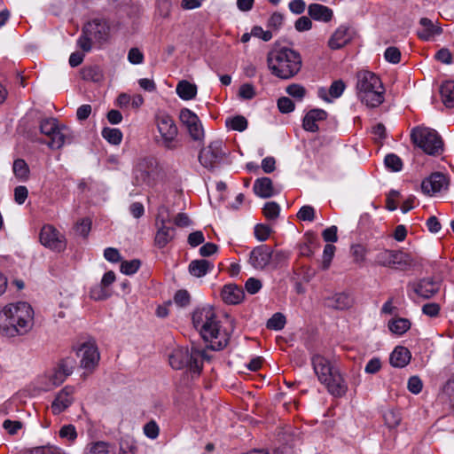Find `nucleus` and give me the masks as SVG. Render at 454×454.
<instances>
[{"instance_id": "14", "label": "nucleus", "mask_w": 454, "mask_h": 454, "mask_svg": "<svg viewBox=\"0 0 454 454\" xmlns=\"http://www.w3.org/2000/svg\"><path fill=\"white\" fill-rule=\"evenodd\" d=\"M40 242L45 247L56 252L64 251L67 247L65 236L54 226L46 224L40 232Z\"/></svg>"}, {"instance_id": "10", "label": "nucleus", "mask_w": 454, "mask_h": 454, "mask_svg": "<svg viewBox=\"0 0 454 454\" xmlns=\"http://www.w3.org/2000/svg\"><path fill=\"white\" fill-rule=\"evenodd\" d=\"M170 223L168 208L160 207L156 216L157 232L154 239L155 245L159 248L165 247L175 238L176 230L169 225Z\"/></svg>"}, {"instance_id": "25", "label": "nucleus", "mask_w": 454, "mask_h": 454, "mask_svg": "<svg viewBox=\"0 0 454 454\" xmlns=\"http://www.w3.org/2000/svg\"><path fill=\"white\" fill-rule=\"evenodd\" d=\"M253 191L256 196L262 199L270 198L275 194L272 181L269 177L257 178L254 181Z\"/></svg>"}, {"instance_id": "46", "label": "nucleus", "mask_w": 454, "mask_h": 454, "mask_svg": "<svg viewBox=\"0 0 454 454\" xmlns=\"http://www.w3.org/2000/svg\"><path fill=\"white\" fill-rule=\"evenodd\" d=\"M316 211L312 206H302L297 213V217L301 221L312 222L315 219Z\"/></svg>"}, {"instance_id": "57", "label": "nucleus", "mask_w": 454, "mask_h": 454, "mask_svg": "<svg viewBox=\"0 0 454 454\" xmlns=\"http://www.w3.org/2000/svg\"><path fill=\"white\" fill-rule=\"evenodd\" d=\"M144 54L138 48H131L128 53V60L133 65H139L144 62Z\"/></svg>"}, {"instance_id": "61", "label": "nucleus", "mask_w": 454, "mask_h": 454, "mask_svg": "<svg viewBox=\"0 0 454 454\" xmlns=\"http://www.w3.org/2000/svg\"><path fill=\"white\" fill-rule=\"evenodd\" d=\"M175 302L180 307H185L190 302V294L186 290H179L174 296Z\"/></svg>"}, {"instance_id": "38", "label": "nucleus", "mask_w": 454, "mask_h": 454, "mask_svg": "<svg viewBox=\"0 0 454 454\" xmlns=\"http://www.w3.org/2000/svg\"><path fill=\"white\" fill-rule=\"evenodd\" d=\"M82 78L98 82L103 79V73L98 66L86 67L82 71Z\"/></svg>"}, {"instance_id": "3", "label": "nucleus", "mask_w": 454, "mask_h": 454, "mask_svg": "<svg viewBox=\"0 0 454 454\" xmlns=\"http://www.w3.org/2000/svg\"><path fill=\"white\" fill-rule=\"evenodd\" d=\"M267 63L271 74L283 80L294 77L302 67L301 54L286 47L270 51Z\"/></svg>"}, {"instance_id": "48", "label": "nucleus", "mask_w": 454, "mask_h": 454, "mask_svg": "<svg viewBox=\"0 0 454 454\" xmlns=\"http://www.w3.org/2000/svg\"><path fill=\"white\" fill-rule=\"evenodd\" d=\"M286 90L288 95L299 100H301L306 94L305 88L296 83L287 86Z\"/></svg>"}, {"instance_id": "45", "label": "nucleus", "mask_w": 454, "mask_h": 454, "mask_svg": "<svg viewBox=\"0 0 454 454\" xmlns=\"http://www.w3.org/2000/svg\"><path fill=\"white\" fill-rule=\"evenodd\" d=\"M384 420L388 427H395L401 422V415L399 411L395 410H387L384 413Z\"/></svg>"}, {"instance_id": "42", "label": "nucleus", "mask_w": 454, "mask_h": 454, "mask_svg": "<svg viewBox=\"0 0 454 454\" xmlns=\"http://www.w3.org/2000/svg\"><path fill=\"white\" fill-rule=\"evenodd\" d=\"M90 295L95 301H102L110 297L111 290L100 283L90 289Z\"/></svg>"}, {"instance_id": "63", "label": "nucleus", "mask_w": 454, "mask_h": 454, "mask_svg": "<svg viewBox=\"0 0 454 454\" xmlns=\"http://www.w3.org/2000/svg\"><path fill=\"white\" fill-rule=\"evenodd\" d=\"M245 288L249 294H254L262 288V282L257 278H249L245 284Z\"/></svg>"}, {"instance_id": "17", "label": "nucleus", "mask_w": 454, "mask_h": 454, "mask_svg": "<svg viewBox=\"0 0 454 454\" xmlns=\"http://www.w3.org/2000/svg\"><path fill=\"white\" fill-rule=\"evenodd\" d=\"M74 401V387L66 386L59 390L51 405V411L54 415H59L67 410Z\"/></svg>"}, {"instance_id": "50", "label": "nucleus", "mask_w": 454, "mask_h": 454, "mask_svg": "<svg viewBox=\"0 0 454 454\" xmlns=\"http://www.w3.org/2000/svg\"><path fill=\"white\" fill-rule=\"evenodd\" d=\"M384 57L387 62L397 64L401 59V52L398 48L391 46L386 49Z\"/></svg>"}, {"instance_id": "28", "label": "nucleus", "mask_w": 454, "mask_h": 454, "mask_svg": "<svg viewBox=\"0 0 454 454\" xmlns=\"http://www.w3.org/2000/svg\"><path fill=\"white\" fill-rule=\"evenodd\" d=\"M309 15L315 20L328 22L333 16V10L325 5L311 4L308 7Z\"/></svg>"}, {"instance_id": "32", "label": "nucleus", "mask_w": 454, "mask_h": 454, "mask_svg": "<svg viewBox=\"0 0 454 454\" xmlns=\"http://www.w3.org/2000/svg\"><path fill=\"white\" fill-rule=\"evenodd\" d=\"M84 454H116V448L106 442H94L86 446Z\"/></svg>"}, {"instance_id": "8", "label": "nucleus", "mask_w": 454, "mask_h": 454, "mask_svg": "<svg viewBox=\"0 0 454 454\" xmlns=\"http://www.w3.org/2000/svg\"><path fill=\"white\" fill-rule=\"evenodd\" d=\"M40 131L49 137L47 145L52 150H59L74 140L72 130L66 125L59 124L55 118H46L40 122Z\"/></svg>"}, {"instance_id": "43", "label": "nucleus", "mask_w": 454, "mask_h": 454, "mask_svg": "<svg viewBox=\"0 0 454 454\" xmlns=\"http://www.w3.org/2000/svg\"><path fill=\"white\" fill-rule=\"evenodd\" d=\"M336 247L332 244H326L324 247L323 251V259H322V270H326L329 269L332 260L334 256Z\"/></svg>"}, {"instance_id": "56", "label": "nucleus", "mask_w": 454, "mask_h": 454, "mask_svg": "<svg viewBox=\"0 0 454 454\" xmlns=\"http://www.w3.org/2000/svg\"><path fill=\"white\" fill-rule=\"evenodd\" d=\"M278 110L283 114H288L294 110V102L287 97H282L278 100Z\"/></svg>"}, {"instance_id": "54", "label": "nucleus", "mask_w": 454, "mask_h": 454, "mask_svg": "<svg viewBox=\"0 0 454 454\" xmlns=\"http://www.w3.org/2000/svg\"><path fill=\"white\" fill-rule=\"evenodd\" d=\"M230 127L233 130L244 131L247 128V121L244 116H235L230 121Z\"/></svg>"}, {"instance_id": "16", "label": "nucleus", "mask_w": 454, "mask_h": 454, "mask_svg": "<svg viewBox=\"0 0 454 454\" xmlns=\"http://www.w3.org/2000/svg\"><path fill=\"white\" fill-rule=\"evenodd\" d=\"M419 297L430 299L437 294L441 287V282L433 278H424L408 285Z\"/></svg>"}, {"instance_id": "15", "label": "nucleus", "mask_w": 454, "mask_h": 454, "mask_svg": "<svg viewBox=\"0 0 454 454\" xmlns=\"http://www.w3.org/2000/svg\"><path fill=\"white\" fill-rule=\"evenodd\" d=\"M75 361L71 357L62 359L48 374L49 387H58L72 374Z\"/></svg>"}, {"instance_id": "49", "label": "nucleus", "mask_w": 454, "mask_h": 454, "mask_svg": "<svg viewBox=\"0 0 454 454\" xmlns=\"http://www.w3.org/2000/svg\"><path fill=\"white\" fill-rule=\"evenodd\" d=\"M271 229L266 224H256L254 226V236L259 241H265L270 235Z\"/></svg>"}, {"instance_id": "33", "label": "nucleus", "mask_w": 454, "mask_h": 454, "mask_svg": "<svg viewBox=\"0 0 454 454\" xmlns=\"http://www.w3.org/2000/svg\"><path fill=\"white\" fill-rule=\"evenodd\" d=\"M176 94L183 100H191L197 94V86L188 81H180L176 88Z\"/></svg>"}, {"instance_id": "51", "label": "nucleus", "mask_w": 454, "mask_h": 454, "mask_svg": "<svg viewBox=\"0 0 454 454\" xmlns=\"http://www.w3.org/2000/svg\"><path fill=\"white\" fill-rule=\"evenodd\" d=\"M344 90H345L344 82L341 80H338V81H334L331 84V86L328 90V93L332 98H338L342 95Z\"/></svg>"}, {"instance_id": "37", "label": "nucleus", "mask_w": 454, "mask_h": 454, "mask_svg": "<svg viewBox=\"0 0 454 454\" xmlns=\"http://www.w3.org/2000/svg\"><path fill=\"white\" fill-rule=\"evenodd\" d=\"M101 134L108 143L114 145H120L122 140V133L116 128H104Z\"/></svg>"}, {"instance_id": "31", "label": "nucleus", "mask_w": 454, "mask_h": 454, "mask_svg": "<svg viewBox=\"0 0 454 454\" xmlns=\"http://www.w3.org/2000/svg\"><path fill=\"white\" fill-rule=\"evenodd\" d=\"M190 352L187 348H177L169 356V364L175 370H180L187 365Z\"/></svg>"}, {"instance_id": "60", "label": "nucleus", "mask_w": 454, "mask_h": 454, "mask_svg": "<svg viewBox=\"0 0 454 454\" xmlns=\"http://www.w3.org/2000/svg\"><path fill=\"white\" fill-rule=\"evenodd\" d=\"M28 196V190L24 185H19L14 189V200L19 205H22Z\"/></svg>"}, {"instance_id": "1", "label": "nucleus", "mask_w": 454, "mask_h": 454, "mask_svg": "<svg viewBox=\"0 0 454 454\" xmlns=\"http://www.w3.org/2000/svg\"><path fill=\"white\" fill-rule=\"evenodd\" d=\"M33 318L34 312L28 303H11L0 312V330L7 337L25 334L32 328Z\"/></svg>"}, {"instance_id": "7", "label": "nucleus", "mask_w": 454, "mask_h": 454, "mask_svg": "<svg viewBox=\"0 0 454 454\" xmlns=\"http://www.w3.org/2000/svg\"><path fill=\"white\" fill-rule=\"evenodd\" d=\"M110 37V26L106 20L95 19L87 22L77 40V46L85 52L90 51L92 43H106Z\"/></svg>"}, {"instance_id": "19", "label": "nucleus", "mask_w": 454, "mask_h": 454, "mask_svg": "<svg viewBox=\"0 0 454 454\" xmlns=\"http://www.w3.org/2000/svg\"><path fill=\"white\" fill-rule=\"evenodd\" d=\"M273 255L272 248L268 245L255 247L249 256V263L257 270H262L269 265Z\"/></svg>"}, {"instance_id": "11", "label": "nucleus", "mask_w": 454, "mask_h": 454, "mask_svg": "<svg viewBox=\"0 0 454 454\" xmlns=\"http://www.w3.org/2000/svg\"><path fill=\"white\" fill-rule=\"evenodd\" d=\"M156 162L153 158H141L135 163L132 184L135 186H151L154 180Z\"/></svg>"}, {"instance_id": "20", "label": "nucleus", "mask_w": 454, "mask_h": 454, "mask_svg": "<svg viewBox=\"0 0 454 454\" xmlns=\"http://www.w3.org/2000/svg\"><path fill=\"white\" fill-rule=\"evenodd\" d=\"M77 355L81 356V366L85 369L94 368L99 360V353L94 343H84Z\"/></svg>"}, {"instance_id": "23", "label": "nucleus", "mask_w": 454, "mask_h": 454, "mask_svg": "<svg viewBox=\"0 0 454 454\" xmlns=\"http://www.w3.org/2000/svg\"><path fill=\"white\" fill-rule=\"evenodd\" d=\"M351 40L348 27L340 26L332 35L328 41V46L332 50H339L345 46Z\"/></svg>"}, {"instance_id": "64", "label": "nucleus", "mask_w": 454, "mask_h": 454, "mask_svg": "<svg viewBox=\"0 0 454 454\" xmlns=\"http://www.w3.org/2000/svg\"><path fill=\"white\" fill-rule=\"evenodd\" d=\"M381 368V361L378 357H373L366 364L364 372L368 374H375Z\"/></svg>"}, {"instance_id": "52", "label": "nucleus", "mask_w": 454, "mask_h": 454, "mask_svg": "<svg viewBox=\"0 0 454 454\" xmlns=\"http://www.w3.org/2000/svg\"><path fill=\"white\" fill-rule=\"evenodd\" d=\"M144 433L150 439H156L160 433V428L154 420H151L144 426Z\"/></svg>"}, {"instance_id": "59", "label": "nucleus", "mask_w": 454, "mask_h": 454, "mask_svg": "<svg viewBox=\"0 0 454 454\" xmlns=\"http://www.w3.org/2000/svg\"><path fill=\"white\" fill-rule=\"evenodd\" d=\"M27 452L29 454H59V449L51 445L34 447Z\"/></svg>"}, {"instance_id": "27", "label": "nucleus", "mask_w": 454, "mask_h": 454, "mask_svg": "<svg viewBox=\"0 0 454 454\" xmlns=\"http://www.w3.org/2000/svg\"><path fill=\"white\" fill-rule=\"evenodd\" d=\"M214 269V263L206 259L192 260L188 266L190 274L195 278H202Z\"/></svg>"}, {"instance_id": "13", "label": "nucleus", "mask_w": 454, "mask_h": 454, "mask_svg": "<svg viewBox=\"0 0 454 454\" xmlns=\"http://www.w3.org/2000/svg\"><path fill=\"white\" fill-rule=\"evenodd\" d=\"M223 147V142L221 140L211 142L208 146L200 150L199 154L200 163L209 170L217 168L223 160L226 154Z\"/></svg>"}, {"instance_id": "55", "label": "nucleus", "mask_w": 454, "mask_h": 454, "mask_svg": "<svg viewBox=\"0 0 454 454\" xmlns=\"http://www.w3.org/2000/svg\"><path fill=\"white\" fill-rule=\"evenodd\" d=\"M59 436L61 438L67 439L70 442L74 441L77 437V433L74 426L66 425L62 427L59 430Z\"/></svg>"}, {"instance_id": "5", "label": "nucleus", "mask_w": 454, "mask_h": 454, "mask_svg": "<svg viewBox=\"0 0 454 454\" xmlns=\"http://www.w3.org/2000/svg\"><path fill=\"white\" fill-rule=\"evenodd\" d=\"M356 90L360 100L368 107H378L384 102L385 89L380 77L363 70L356 74Z\"/></svg>"}, {"instance_id": "4", "label": "nucleus", "mask_w": 454, "mask_h": 454, "mask_svg": "<svg viewBox=\"0 0 454 454\" xmlns=\"http://www.w3.org/2000/svg\"><path fill=\"white\" fill-rule=\"evenodd\" d=\"M311 364L318 380L326 387L331 395L340 397L346 394L347 385L330 360L320 354H314Z\"/></svg>"}, {"instance_id": "47", "label": "nucleus", "mask_w": 454, "mask_h": 454, "mask_svg": "<svg viewBox=\"0 0 454 454\" xmlns=\"http://www.w3.org/2000/svg\"><path fill=\"white\" fill-rule=\"evenodd\" d=\"M141 262L137 259L124 261L121 264V271L125 275H132L140 268Z\"/></svg>"}, {"instance_id": "39", "label": "nucleus", "mask_w": 454, "mask_h": 454, "mask_svg": "<svg viewBox=\"0 0 454 454\" xmlns=\"http://www.w3.org/2000/svg\"><path fill=\"white\" fill-rule=\"evenodd\" d=\"M179 119L186 129L191 126H195V123L200 121L197 114L188 108H184L180 111Z\"/></svg>"}, {"instance_id": "62", "label": "nucleus", "mask_w": 454, "mask_h": 454, "mask_svg": "<svg viewBox=\"0 0 454 454\" xmlns=\"http://www.w3.org/2000/svg\"><path fill=\"white\" fill-rule=\"evenodd\" d=\"M337 226L332 225L322 232V237L325 242H336L338 240Z\"/></svg>"}, {"instance_id": "24", "label": "nucleus", "mask_w": 454, "mask_h": 454, "mask_svg": "<svg viewBox=\"0 0 454 454\" xmlns=\"http://www.w3.org/2000/svg\"><path fill=\"white\" fill-rule=\"evenodd\" d=\"M222 298L228 304H238L244 299V290L237 285H225L222 290Z\"/></svg>"}, {"instance_id": "2", "label": "nucleus", "mask_w": 454, "mask_h": 454, "mask_svg": "<svg viewBox=\"0 0 454 454\" xmlns=\"http://www.w3.org/2000/svg\"><path fill=\"white\" fill-rule=\"evenodd\" d=\"M192 324L206 341L211 343L213 349H223L228 343V337L221 329L220 321L211 307H202L194 310Z\"/></svg>"}, {"instance_id": "36", "label": "nucleus", "mask_w": 454, "mask_h": 454, "mask_svg": "<svg viewBox=\"0 0 454 454\" xmlns=\"http://www.w3.org/2000/svg\"><path fill=\"white\" fill-rule=\"evenodd\" d=\"M389 330L397 335H402L411 328V323L406 318L399 317L388 323Z\"/></svg>"}, {"instance_id": "41", "label": "nucleus", "mask_w": 454, "mask_h": 454, "mask_svg": "<svg viewBox=\"0 0 454 454\" xmlns=\"http://www.w3.org/2000/svg\"><path fill=\"white\" fill-rule=\"evenodd\" d=\"M384 163L387 168L391 171L398 172L403 168V161L396 154L389 153L386 155Z\"/></svg>"}, {"instance_id": "30", "label": "nucleus", "mask_w": 454, "mask_h": 454, "mask_svg": "<svg viewBox=\"0 0 454 454\" xmlns=\"http://www.w3.org/2000/svg\"><path fill=\"white\" fill-rule=\"evenodd\" d=\"M204 358H207L205 350L192 348L190 352L189 361L185 367H187L190 372L199 375L202 370V360Z\"/></svg>"}, {"instance_id": "35", "label": "nucleus", "mask_w": 454, "mask_h": 454, "mask_svg": "<svg viewBox=\"0 0 454 454\" xmlns=\"http://www.w3.org/2000/svg\"><path fill=\"white\" fill-rule=\"evenodd\" d=\"M440 94L442 103L447 107L454 106V82H444L440 87Z\"/></svg>"}, {"instance_id": "58", "label": "nucleus", "mask_w": 454, "mask_h": 454, "mask_svg": "<svg viewBox=\"0 0 454 454\" xmlns=\"http://www.w3.org/2000/svg\"><path fill=\"white\" fill-rule=\"evenodd\" d=\"M255 96L254 87L250 83H244L239 87V97L243 99H252Z\"/></svg>"}, {"instance_id": "53", "label": "nucleus", "mask_w": 454, "mask_h": 454, "mask_svg": "<svg viewBox=\"0 0 454 454\" xmlns=\"http://www.w3.org/2000/svg\"><path fill=\"white\" fill-rule=\"evenodd\" d=\"M189 135L195 141H200L204 138V129L201 121L195 123V126H191L187 129Z\"/></svg>"}, {"instance_id": "34", "label": "nucleus", "mask_w": 454, "mask_h": 454, "mask_svg": "<svg viewBox=\"0 0 454 454\" xmlns=\"http://www.w3.org/2000/svg\"><path fill=\"white\" fill-rule=\"evenodd\" d=\"M12 172L14 176L20 182H26L29 179L30 169L23 159H16L13 161Z\"/></svg>"}, {"instance_id": "44", "label": "nucleus", "mask_w": 454, "mask_h": 454, "mask_svg": "<svg viewBox=\"0 0 454 454\" xmlns=\"http://www.w3.org/2000/svg\"><path fill=\"white\" fill-rule=\"evenodd\" d=\"M263 215L269 220H275L279 215V205L274 201L267 202L263 208Z\"/></svg>"}, {"instance_id": "18", "label": "nucleus", "mask_w": 454, "mask_h": 454, "mask_svg": "<svg viewBox=\"0 0 454 454\" xmlns=\"http://www.w3.org/2000/svg\"><path fill=\"white\" fill-rule=\"evenodd\" d=\"M448 186V177L441 172H434L422 181L421 190L425 194L434 195L442 190H446Z\"/></svg>"}, {"instance_id": "9", "label": "nucleus", "mask_w": 454, "mask_h": 454, "mask_svg": "<svg viewBox=\"0 0 454 454\" xmlns=\"http://www.w3.org/2000/svg\"><path fill=\"white\" fill-rule=\"evenodd\" d=\"M412 143L428 155H440L443 151V142L436 130L418 126L411 129Z\"/></svg>"}, {"instance_id": "29", "label": "nucleus", "mask_w": 454, "mask_h": 454, "mask_svg": "<svg viewBox=\"0 0 454 454\" xmlns=\"http://www.w3.org/2000/svg\"><path fill=\"white\" fill-rule=\"evenodd\" d=\"M411 357V355L409 349L399 346L391 353L389 361L392 366L403 368L409 364Z\"/></svg>"}, {"instance_id": "22", "label": "nucleus", "mask_w": 454, "mask_h": 454, "mask_svg": "<svg viewBox=\"0 0 454 454\" xmlns=\"http://www.w3.org/2000/svg\"><path fill=\"white\" fill-rule=\"evenodd\" d=\"M327 118V113L323 109H312L306 114L303 118L302 126L305 130L317 132L318 130V121H325Z\"/></svg>"}, {"instance_id": "12", "label": "nucleus", "mask_w": 454, "mask_h": 454, "mask_svg": "<svg viewBox=\"0 0 454 454\" xmlns=\"http://www.w3.org/2000/svg\"><path fill=\"white\" fill-rule=\"evenodd\" d=\"M375 263L380 266L404 270L411 263L408 254L400 250L384 249L375 256Z\"/></svg>"}, {"instance_id": "40", "label": "nucleus", "mask_w": 454, "mask_h": 454, "mask_svg": "<svg viewBox=\"0 0 454 454\" xmlns=\"http://www.w3.org/2000/svg\"><path fill=\"white\" fill-rule=\"evenodd\" d=\"M286 317L279 312L275 313L268 321L267 328L270 330L279 331L286 325Z\"/></svg>"}, {"instance_id": "21", "label": "nucleus", "mask_w": 454, "mask_h": 454, "mask_svg": "<svg viewBox=\"0 0 454 454\" xmlns=\"http://www.w3.org/2000/svg\"><path fill=\"white\" fill-rule=\"evenodd\" d=\"M420 28L418 30V36L424 40L429 41L435 35H439L442 33V28L434 24V22L428 18H421L419 20Z\"/></svg>"}, {"instance_id": "26", "label": "nucleus", "mask_w": 454, "mask_h": 454, "mask_svg": "<svg viewBox=\"0 0 454 454\" xmlns=\"http://www.w3.org/2000/svg\"><path fill=\"white\" fill-rule=\"evenodd\" d=\"M352 298L345 293H338L325 300V305L334 309H346L351 307Z\"/></svg>"}, {"instance_id": "6", "label": "nucleus", "mask_w": 454, "mask_h": 454, "mask_svg": "<svg viewBox=\"0 0 454 454\" xmlns=\"http://www.w3.org/2000/svg\"><path fill=\"white\" fill-rule=\"evenodd\" d=\"M154 125L158 135L155 142L166 150L174 151L180 147L178 128L174 118L166 112L160 111L154 115Z\"/></svg>"}]
</instances>
